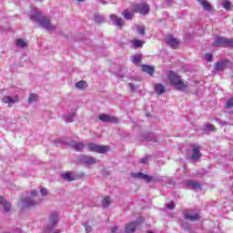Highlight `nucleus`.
Here are the masks:
<instances>
[{
  "label": "nucleus",
  "mask_w": 233,
  "mask_h": 233,
  "mask_svg": "<svg viewBox=\"0 0 233 233\" xmlns=\"http://www.w3.org/2000/svg\"><path fill=\"white\" fill-rule=\"evenodd\" d=\"M167 79L177 90H187L188 88V82H184L177 74L174 71H169Z\"/></svg>",
  "instance_id": "obj_1"
},
{
  "label": "nucleus",
  "mask_w": 233,
  "mask_h": 233,
  "mask_svg": "<svg viewBox=\"0 0 233 233\" xmlns=\"http://www.w3.org/2000/svg\"><path fill=\"white\" fill-rule=\"evenodd\" d=\"M31 19L32 21L39 23L43 28H46V30H48L49 32H54V30H56V25H52L50 19L46 16H43L41 13H35L31 15Z\"/></svg>",
  "instance_id": "obj_2"
},
{
  "label": "nucleus",
  "mask_w": 233,
  "mask_h": 233,
  "mask_svg": "<svg viewBox=\"0 0 233 233\" xmlns=\"http://www.w3.org/2000/svg\"><path fill=\"white\" fill-rule=\"evenodd\" d=\"M89 152H96L97 154H106L110 150L108 146L97 145L90 143L87 145Z\"/></svg>",
  "instance_id": "obj_3"
},
{
  "label": "nucleus",
  "mask_w": 233,
  "mask_h": 233,
  "mask_svg": "<svg viewBox=\"0 0 233 233\" xmlns=\"http://www.w3.org/2000/svg\"><path fill=\"white\" fill-rule=\"evenodd\" d=\"M133 12L141 15H147L150 12V5L147 3L135 4L133 5Z\"/></svg>",
  "instance_id": "obj_4"
},
{
  "label": "nucleus",
  "mask_w": 233,
  "mask_h": 233,
  "mask_svg": "<svg viewBox=\"0 0 233 233\" xmlns=\"http://www.w3.org/2000/svg\"><path fill=\"white\" fill-rule=\"evenodd\" d=\"M145 221V218L139 217L136 221L130 222L126 225L124 228L125 233H134L137 228V225H141Z\"/></svg>",
  "instance_id": "obj_5"
},
{
  "label": "nucleus",
  "mask_w": 233,
  "mask_h": 233,
  "mask_svg": "<svg viewBox=\"0 0 233 233\" xmlns=\"http://www.w3.org/2000/svg\"><path fill=\"white\" fill-rule=\"evenodd\" d=\"M212 46H222L223 48H227L228 46L233 47V38L220 36L215 40V43L212 44Z\"/></svg>",
  "instance_id": "obj_6"
},
{
  "label": "nucleus",
  "mask_w": 233,
  "mask_h": 233,
  "mask_svg": "<svg viewBox=\"0 0 233 233\" xmlns=\"http://www.w3.org/2000/svg\"><path fill=\"white\" fill-rule=\"evenodd\" d=\"M59 221V217L56 212L51 213L49 216V225L46 226L44 229L45 232H48L56 228V225H57Z\"/></svg>",
  "instance_id": "obj_7"
},
{
  "label": "nucleus",
  "mask_w": 233,
  "mask_h": 233,
  "mask_svg": "<svg viewBox=\"0 0 233 233\" xmlns=\"http://www.w3.org/2000/svg\"><path fill=\"white\" fill-rule=\"evenodd\" d=\"M132 177H134V179H144L146 183H150L154 179V177L147 174H143L142 172L133 173Z\"/></svg>",
  "instance_id": "obj_8"
},
{
  "label": "nucleus",
  "mask_w": 233,
  "mask_h": 233,
  "mask_svg": "<svg viewBox=\"0 0 233 233\" xmlns=\"http://www.w3.org/2000/svg\"><path fill=\"white\" fill-rule=\"evenodd\" d=\"M229 65H232L230 60H221L216 63L215 68L218 72H223V70H227V68H228Z\"/></svg>",
  "instance_id": "obj_9"
},
{
  "label": "nucleus",
  "mask_w": 233,
  "mask_h": 233,
  "mask_svg": "<svg viewBox=\"0 0 233 233\" xmlns=\"http://www.w3.org/2000/svg\"><path fill=\"white\" fill-rule=\"evenodd\" d=\"M98 119H100V121H103V123H119V119L116 116H111L109 115H106V114H101L98 116Z\"/></svg>",
  "instance_id": "obj_10"
},
{
  "label": "nucleus",
  "mask_w": 233,
  "mask_h": 233,
  "mask_svg": "<svg viewBox=\"0 0 233 233\" xmlns=\"http://www.w3.org/2000/svg\"><path fill=\"white\" fill-rule=\"evenodd\" d=\"M2 102H4L5 105H8L9 106H12L15 103H19V97L14 96L11 97L9 96H5L2 98Z\"/></svg>",
  "instance_id": "obj_11"
},
{
  "label": "nucleus",
  "mask_w": 233,
  "mask_h": 233,
  "mask_svg": "<svg viewBox=\"0 0 233 233\" xmlns=\"http://www.w3.org/2000/svg\"><path fill=\"white\" fill-rule=\"evenodd\" d=\"M110 19H112L116 26H119L120 28H123V26H125V21L123 20V18H119V16L116 15H111Z\"/></svg>",
  "instance_id": "obj_12"
},
{
  "label": "nucleus",
  "mask_w": 233,
  "mask_h": 233,
  "mask_svg": "<svg viewBox=\"0 0 233 233\" xmlns=\"http://www.w3.org/2000/svg\"><path fill=\"white\" fill-rule=\"evenodd\" d=\"M199 150H201V147L199 146L193 147V149H192L193 155L191 157L193 160H198L199 159V157H201V153L199 152Z\"/></svg>",
  "instance_id": "obj_13"
},
{
  "label": "nucleus",
  "mask_w": 233,
  "mask_h": 233,
  "mask_svg": "<svg viewBox=\"0 0 233 233\" xmlns=\"http://www.w3.org/2000/svg\"><path fill=\"white\" fill-rule=\"evenodd\" d=\"M134 11H131L130 9H125L122 12V15L123 17H125V19H127V21H132V19H134Z\"/></svg>",
  "instance_id": "obj_14"
},
{
  "label": "nucleus",
  "mask_w": 233,
  "mask_h": 233,
  "mask_svg": "<svg viewBox=\"0 0 233 233\" xmlns=\"http://www.w3.org/2000/svg\"><path fill=\"white\" fill-rule=\"evenodd\" d=\"M187 187H189V188H193L194 190L198 188H201V184L196 180H187L186 182Z\"/></svg>",
  "instance_id": "obj_15"
},
{
  "label": "nucleus",
  "mask_w": 233,
  "mask_h": 233,
  "mask_svg": "<svg viewBox=\"0 0 233 233\" xmlns=\"http://www.w3.org/2000/svg\"><path fill=\"white\" fill-rule=\"evenodd\" d=\"M167 45H169V46H172V48H179V40H177V38H174V37H169L167 39Z\"/></svg>",
  "instance_id": "obj_16"
},
{
  "label": "nucleus",
  "mask_w": 233,
  "mask_h": 233,
  "mask_svg": "<svg viewBox=\"0 0 233 233\" xmlns=\"http://www.w3.org/2000/svg\"><path fill=\"white\" fill-rule=\"evenodd\" d=\"M0 205H4V210H5V212H9L10 208H12V204L5 200V197H0Z\"/></svg>",
  "instance_id": "obj_17"
},
{
  "label": "nucleus",
  "mask_w": 233,
  "mask_h": 233,
  "mask_svg": "<svg viewBox=\"0 0 233 233\" xmlns=\"http://www.w3.org/2000/svg\"><path fill=\"white\" fill-rule=\"evenodd\" d=\"M184 218L185 219H188L189 221H199L201 219L199 214L190 215L188 213H185Z\"/></svg>",
  "instance_id": "obj_18"
},
{
  "label": "nucleus",
  "mask_w": 233,
  "mask_h": 233,
  "mask_svg": "<svg viewBox=\"0 0 233 233\" xmlns=\"http://www.w3.org/2000/svg\"><path fill=\"white\" fill-rule=\"evenodd\" d=\"M198 3H200L201 6H203L204 9L207 10V12L212 11V5L207 0H198Z\"/></svg>",
  "instance_id": "obj_19"
},
{
  "label": "nucleus",
  "mask_w": 233,
  "mask_h": 233,
  "mask_svg": "<svg viewBox=\"0 0 233 233\" xmlns=\"http://www.w3.org/2000/svg\"><path fill=\"white\" fill-rule=\"evenodd\" d=\"M62 179H64V181H76V177H74V175L70 172H66L65 174L61 175Z\"/></svg>",
  "instance_id": "obj_20"
},
{
  "label": "nucleus",
  "mask_w": 233,
  "mask_h": 233,
  "mask_svg": "<svg viewBox=\"0 0 233 233\" xmlns=\"http://www.w3.org/2000/svg\"><path fill=\"white\" fill-rule=\"evenodd\" d=\"M82 161L86 163V165H96V163H97V160L93 157H84Z\"/></svg>",
  "instance_id": "obj_21"
},
{
  "label": "nucleus",
  "mask_w": 233,
  "mask_h": 233,
  "mask_svg": "<svg viewBox=\"0 0 233 233\" xmlns=\"http://www.w3.org/2000/svg\"><path fill=\"white\" fill-rule=\"evenodd\" d=\"M155 90L158 96H161V94H165L167 92V88L161 84L155 85Z\"/></svg>",
  "instance_id": "obj_22"
},
{
  "label": "nucleus",
  "mask_w": 233,
  "mask_h": 233,
  "mask_svg": "<svg viewBox=\"0 0 233 233\" xmlns=\"http://www.w3.org/2000/svg\"><path fill=\"white\" fill-rule=\"evenodd\" d=\"M142 70L143 72L149 74V76H154V72H155L154 66L142 65Z\"/></svg>",
  "instance_id": "obj_23"
},
{
  "label": "nucleus",
  "mask_w": 233,
  "mask_h": 233,
  "mask_svg": "<svg viewBox=\"0 0 233 233\" xmlns=\"http://www.w3.org/2000/svg\"><path fill=\"white\" fill-rule=\"evenodd\" d=\"M71 147L72 148L79 152L83 150V148H85V144H83L82 142H73L71 144Z\"/></svg>",
  "instance_id": "obj_24"
},
{
  "label": "nucleus",
  "mask_w": 233,
  "mask_h": 233,
  "mask_svg": "<svg viewBox=\"0 0 233 233\" xmlns=\"http://www.w3.org/2000/svg\"><path fill=\"white\" fill-rule=\"evenodd\" d=\"M24 203L25 207H26L27 208H30V207H35V205H37V202L30 199V198H25L24 199Z\"/></svg>",
  "instance_id": "obj_25"
},
{
  "label": "nucleus",
  "mask_w": 233,
  "mask_h": 233,
  "mask_svg": "<svg viewBox=\"0 0 233 233\" xmlns=\"http://www.w3.org/2000/svg\"><path fill=\"white\" fill-rule=\"evenodd\" d=\"M131 45H133L134 48H143V45H145V42L139 39H135L131 41Z\"/></svg>",
  "instance_id": "obj_26"
},
{
  "label": "nucleus",
  "mask_w": 233,
  "mask_h": 233,
  "mask_svg": "<svg viewBox=\"0 0 233 233\" xmlns=\"http://www.w3.org/2000/svg\"><path fill=\"white\" fill-rule=\"evenodd\" d=\"M76 86L78 88V90H85V88L88 86V84H86V82L84 80H80L79 82L76 83Z\"/></svg>",
  "instance_id": "obj_27"
},
{
  "label": "nucleus",
  "mask_w": 233,
  "mask_h": 233,
  "mask_svg": "<svg viewBox=\"0 0 233 233\" xmlns=\"http://www.w3.org/2000/svg\"><path fill=\"white\" fill-rule=\"evenodd\" d=\"M112 201L110 200V197H106L102 200V207L103 208H106L107 207H110V204Z\"/></svg>",
  "instance_id": "obj_28"
},
{
  "label": "nucleus",
  "mask_w": 233,
  "mask_h": 233,
  "mask_svg": "<svg viewBox=\"0 0 233 233\" xmlns=\"http://www.w3.org/2000/svg\"><path fill=\"white\" fill-rule=\"evenodd\" d=\"M16 46H20V48H26V46H28V43H26L23 39H17L16 40Z\"/></svg>",
  "instance_id": "obj_29"
},
{
  "label": "nucleus",
  "mask_w": 233,
  "mask_h": 233,
  "mask_svg": "<svg viewBox=\"0 0 233 233\" xmlns=\"http://www.w3.org/2000/svg\"><path fill=\"white\" fill-rule=\"evenodd\" d=\"M38 99L39 96L36 94L31 93L28 97V103H35Z\"/></svg>",
  "instance_id": "obj_30"
},
{
  "label": "nucleus",
  "mask_w": 233,
  "mask_h": 233,
  "mask_svg": "<svg viewBox=\"0 0 233 233\" xmlns=\"http://www.w3.org/2000/svg\"><path fill=\"white\" fill-rule=\"evenodd\" d=\"M222 6L225 10H232V3L228 0H224L222 3Z\"/></svg>",
  "instance_id": "obj_31"
},
{
  "label": "nucleus",
  "mask_w": 233,
  "mask_h": 233,
  "mask_svg": "<svg viewBox=\"0 0 233 233\" xmlns=\"http://www.w3.org/2000/svg\"><path fill=\"white\" fill-rule=\"evenodd\" d=\"M131 61L132 63H134V65H139V63L141 62V55L132 56Z\"/></svg>",
  "instance_id": "obj_32"
},
{
  "label": "nucleus",
  "mask_w": 233,
  "mask_h": 233,
  "mask_svg": "<svg viewBox=\"0 0 233 233\" xmlns=\"http://www.w3.org/2000/svg\"><path fill=\"white\" fill-rule=\"evenodd\" d=\"M205 128H207L208 130H210V132H218V128L216 127V126L212 124H206Z\"/></svg>",
  "instance_id": "obj_33"
},
{
  "label": "nucleus",
  "mask_w": 233,
  "mask_h": 233,
  "mask_svg": "<svg viewBox=\"0 0 233 233\" xmlns=\"http://www.w3.org/2000/svg\"><path fill=\"white\" fill-rule=\"evenodd\" d=\"M137 32L140 34V35H145V25H137Z\"/></svg>",
  "instance_id": "obj_34"
},
{
  "label": "nucleus",
  "mask_w": 233,
  "mask_h": 233,
  "mask_svg": "<svg viewBox=\"0 0 233 233\" xmlns=\"http://www.w3.org/2000/svg\"><path fill=\"white\" fill-rule=\"evenodd\" d=\"M233 107V97L228 100L225 108H232Z\"/></svg>",
  "instance_id": "obj_35"
},
{
  "label": "nucleus",
  "mask_w": 233,
  "mask_h": 233,
  "mask_svg": "<svg viewBox=\"0 0 233 233\" xmlns=\"http://www.w3.org/2000/svg\"><path fill=\"white\" fill-rule=\"evenodd\" d=\"M213 56L210 53L206 54V59L208 63H212Z\"/></svg>",
  "instance_id": "obj_36"
},
{
  "label": "nucleus",
  "mask_w": 233,
  "mask_h": 233,
  "mask_svg": "<svg viewBox=\"0 0 233 233\" xmlns=\"http://www.w3.org/2000/svg\"><path fill=\"white\" fill-rule=\"evenodd\" d=\"M176 205L174 204V202L170 201L168 204H167V208H169V210H174Z\"/></svg>",
  "instance_id": "obj_37"
},
{
  "label": "nucleus",
  "mask_w": 233,
  "mask_h": 233,
  "mask_svg": "<svg viewBox=\"0 0 233 233\" xmlns=\"http://www.w3.org/2000/svg\"><path fill=\"white\" fill-rule=\"evenodd\" d=\"M40 193H41L42 196H46V194H48V191L46 190V188L42 187L40 189Z\"/></svg>",
  "instance_id": "obj_38"
},
{
  "label": "nucleus",
  "mask_w": 233,
  "mask_h": 233,
  "mask_svg": "<svg viewBox=\"0 0 233 233\" xmlns=\"http://www.w3.org/2000/svg\"><path fill=\"white\" fill-rule=\"evenodd\" d=\"M140 163H142L143 165H147V163H148V157L142 158Z\"/></svg>",
  "instance_id": "obj_39"
},
{
  "label": "nucleus",
  "mask_w": 233,
  "mask_h": 233,
  "mask_svg": "<svg viewBox=\"0 0 233 233\" xmlns=\"http://www.w3.org/2000/svg\"><path fill=\"white\" fill-rule=\"evenodd\" d=\"M46 233H61V230H59V229H55L54 230V228L53 229H51V230H49V231H45Z\"/></svg>",
  "instance_id": "obj_40"
},
{
  "label": "nucleus",
  "mask_w": 233,
  "mask_h": 233,
  "mask_svg": "<svg viewBox=\"0 0 233 233\" xmlns=\"http://www.w3.org/2000/svg\"><path fill=\"white\" fill-rule=\"evenodd\" d=\"M85 228H86V232H92V227L86 225Z\"/></svg>",
  "instance_id": "obj_41"
},
{
  "label": "nucleus",
  "mask_w": 233,
  "mask_h": 233,
  "mask_svg": "<svg viewBox=\"0 0 233 233\" xmlns=\"http://www.w3.org/2000/svg\"><path fill=\"white\" fill-rule=\"evenodd\" d=\"M117 230H119V228L118 227H114L112 228V233H117Z\"/></svg>",
  "instance_id": "obj_42"
},
{
  "label": "nucleus",
  "mask_w": 233,
  "mask_h": 233,
  "mask_svg": "<svg viewBox=\"0 0 233 233\" xmlns=\"http://www.w3.org/2000/svg\"><path fill=\"white\" fill-rule=\"evenodd\" d=\"M31 196H37V189H33L31 192Z\"/></svg>",
  "instance_id": "obj_43"
},
{
  "label": "nucleus",
  "mask_w": 233,
  "mask_h": 233,
  "mask_svg": "<svg viewBox=\"0 0 233 233\" xmlns=\"http://www.w3.org/2000/svg\"><path fill=\"white\" fill-rule=\"evenodd\" d=\"M129 86H130V88H131L132 90H134V84L129 83Z\"/></svg>",
  "instance_id": "obj_44"
},
{
  "label": "nucleus",
  "mask_w": 233,
  "mask_h": 233,
  "mask_svg": "<svg viewBox=\"0 0 233 233\" xmlns=\"http://www.w3.org/2000/svg\"><path fill=\"white\" fill-rule=\"evenodd\" d=\"M67 121H68V123H72V121H74V120H72V117H68Z\"/></svg>",
  "instance_id": "obj_45"
},
{
  "label": "nucleus",
  "mask_w": 233,
  "mask_h": 233,
  "mask_svg": "<svg viewBox=\"0 0 233 233\" xmlns=\"http://www.w3.org/2000/svg\"><path fill=\"white\" fill-rule=\"evenodd\" d=\"M78 3H83L85 0H76Z\"/></svg>",
  "instance_id": "obj_46"
},
{
  "label": "nucleus",
  "mask_w": 233,
  "mask_h": 233,
  "mask_svg": "<svg viewBox=\"0 0 233 233\" xmlns=\"http://www.w3.org/2000/svg\"><path fill=\"white\" fill-rule=\"evenodd\" d=\"M148 233H154V232H152V231H149Z\"/></svg>",
  "instance_id": "obj_47"
}]
</instances>
